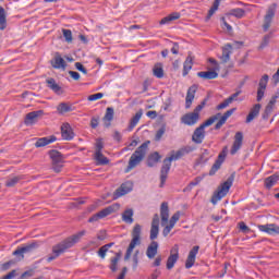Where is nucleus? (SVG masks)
Wrapping results in <instances>:
<instances>
[{
  "label": "nucleus",
  "mask_w": 279,
  "mask_h": 279,
  "mask_svg": "<svg viewBox=\"0 0 279 279\" xmlns=\"http://www.w3.org/2000/svg\"><path fill=\"white\" fill-rule=\"evenodd\" d=\"M84 234H86L85 230L80 231V232L75 233L74 235L65 239L63 242L56 244L52 247V255L48 257V262L51 263V260H56V258H58V256H62V254H64L65 250H70V247H73V245H75V243H80V241L82 240V236H84Z\"/></svg>",
  "instance_id": "obj_1"
},
{
  "label": "nucleus",
  "mask_w": 279,
  "mask_h": 279,
  "mask_svg": "<svg viewBox=\"0 0 279 279\" xmlns=\"http://www.w3.org/2000/svg\"><path fill=\"white\" fill-rule=\"evenodd\" d=\"M191 151H193V148L186 146L177 151H172L170 156L163 160L160 171V186H165V182H167V175H169V171H171V162H173V160H180V158L186 156V154H191Z\"/></svg>",
  "instance_id": "obj_2"
},
{
  "label": "nucleus",
  "mask_w": 279,
  "mask_h": 279,
  "mask_svg": "<svg viewBox=\"0 0 279 279\" xmlns=\"http://www.w3.org/2000/svg\"><path fill=\"white\" fill-rule=\"evenodd\" d=\"M151 142L146 141L136 150L131 155L129 159V165L126 168V173L132 171V169H136L138 165H141L142 160H145V156H147V150L149 149V144Z\"/></svg>",
  "instance_id": "obj_3"
},
{
  "label": "nucleus",
  "mask_w": 279,
  "mask_h": 279,
  "mask_svg": "<svg viewBox=\"0 0 279 279\" xmlns=\"http://www.w3.org/2000/svg\"><path fill=\"white\" fill-rule=\"evenodd\" d=\"M221 117V113H217L216 116L210 117L207 121H205L203 124H201L193 133L192 141L196 143L197 145H201V143H204V138H206V128H210L215 121H217Z\"/></svg>",
  "instance_id": "obj_4"
},
{
  "label": "nucleus",
  "mask_w": 279,
  "mask_h": 279,
  "mask_svg": "<svg viewBox=\"0 0 279 279\" xmlns=\"http://www.w3.org/2000/svg\"><path fill=\"white\" fill-rule=\"evenodd\" d=\"M142 230H143V228L141 227V225L137 223L134 226L132 233H131L132 240L126 248V253L124 255V260H130V258H132V252H134V248L137 245H141Z\"/></svg>",
  "instance_id": "obj_5"
},
{
  "label": "nucleus",
  "mask_w": 279,
  "mask_h": 279,
  "mask_svg": "<svg viewBox=\"0 0 279 279\" xmlns=\"http://www.w3.org/2000/svg\"><path fill=\"white\" fill-rule=\"evenodd\" d=\"M210 64L213 65L211 71H202L197 73V76L202 80H217L219 77V71L221 68L215 59H209Z\"/></svg>",
  "instance_id": "obj_6"
},
{
  "label": "nucleus",
  "mask_w": 279,
  "mask_h": 279,
  "mask_svg": "<svg viewBox=\"0 0 279 279\" xmlns=\"http://www.w3.org/2000/svg\"><path fill=\"white\" fill-rule=\"evenodd\" d=\"M232 186V179H228L226 182H223L219 187L218 191L213 195L211 197V204H217L218 202H221L226 195L230 192V189Z\"/></svg>",
  "instance_id": "obj_7"
},
{
  "label": "nucleus",
  "mask_w": 279,
  "mask_h": 279,
  "mask_svg": "<svg viewBox=\"0 0 279 279\" xmlns=\"http://www.w3.org/2000/svg\"><path fill=\"white\" fill-rule=\"evenodd\" d=\"M119 208H121V205L118 204V203H116L113 205H110V206L101 209L100 211H98L94 216H92L88 219V222L94 223V221H99V219H106V217H108L109 215H112V213H117V210H119Z\"/></svg>",
  "instance_id": "obj_8"
},
{
  "label": "nucleus",
  "mask_w": 279,
  "mask_h": 279,
  "mask_svg": "<svg viewBox=\"0 0 279 279\" xmlns=\"http://www.w3.org/2000/svg\"><path fill=\"white\" fill-rule=\"evenodd\" d=\"M276 10H278V4L272 3L268 7L266 15L264 17V32H267L269 27H271V22L274 21V16H276Z\"/></svg>",
  "instance_id": "obj_9"
},
{
  "label": "nucleus",
  "mask_w": 279,
  "mask_h": 279,
  "mask_svg": "<svg viewBox=\"0 0 279 279\" xmlns=\"http://www.w3.org/2000/svg\"><path fill=\"white\" fill-rule=\"evenodd\" d=\"M226 156H228V147H225L222 151L218 155L217 160L215 161L209 171V175H215L219 171V169H221V165H223Z\"/></svg>",
  "instance_id": "obj_10"
},
{
  "label": "nucleus",
  "mask_w": 279,
  "mask_h": 279,
  "mask_svg": "<svg viewBox=\"0 0 279 279\" xmlns=\"http://www.w3.org/2000/svg\"><path fill=\"white\" fill-rule=\"evenodd\" d=\"M49 156L52 160V165H56L54 171H60L64 167V157L58 150H50Z\"/></svg>",
  "instance_id": "obj_11"
},
{
  "label": "nucleus",
  "mask_w": 279,
  "mask_h": 279,
  "mask_svg": "<svg viewBox=\"0 0 279 279\" xmlns=\"http://www.w3.org/2000/svg\"><path fill=\"white\" fill-rule=\"evenodd\" d=\"M159 232H160V217L158 216V214H155L153 217L151 227H150V235H149L150 241H156V239H158Z\"/></svg>",
  "instance_id": "obj_12"
},
{
  "label": "nucleus",
  "mask_w": 279,
  "mask_h": 279,
  "mask_svg": "<svg viewBox=\"0 0 279 279\" xmlns=\"http://www.w3.org/2000/svg\"><path fill=\"white\" fill-rule=\"evenodd\" d=\"M132 189H134V185L132 182L128 181L121 184V186L116 190L113 194V199H119V197H123V195H128V193H131Z\"/></svg>",
  "instance_id": "obj_13"
},
{
  "label": "nucleus",
  "mask_w": 279,
  "mask_h": 279,
  "mask_svg": "<svg viewBox=\"0 0 279 279\" xmlns=\"http://www.w3.org/2000/svg\"><path fill=\"white\" fill-rule=\"evenodd\" d=\"M178 221H180V211L174 213L173 216L170 218L169 223L163 226L165 228L162 230V235L169 236L171 229L175 228Z\"/></svg>",
  "instance_id": "obj_14"
},
{
  "label": "nucleus",
  "mask_w": 279,
  "mask_h": 279,
  "mask_svg": "<svg viewBox=\"0 0 279 279\" xmlns=\"http://www.w3.org/2000/svg\"><path fill=\"white\" fill-rule=\"evenodd\" d=\"M241 147H243V132H236L230 150L231 156L236 155Z\"/></svg>",
  "instance_id": "obj_15"
},
{
  "label": "nucleus",
  "mask_w": 279,
  "mask_h": 279,
  "mask_svg": "<svg viewBox=\"0 0 279 279\" xmlns=\"http://www.w3.org/2000/svg\"><path fill=\"white\" fill-rule=\"evenodd\" d=\"M61 136L63 141H73V138H75V133L73 132V128H71V124L63 123L61 125Z\"/></svg>",
  "instance_id": "obj_16"
},
{
  "label": "nucleus",
  "mask_w": 279,
  "mask_h": 279,
  "mask_svg": "<svg viewBox=\"0 0 279 279\" xmlns=\"http://www.w3.org/2000/svg\"><path fill=\"white\" fill-rule=\"evenodd\" d=\"M45 112L43 110L33 111L26 114L24 120L25 125H34V123L38 122V119L43 117Z\"/></svg>",
  "instance_id": "obj_17"
},
{
  "label": "nucleus",
  "mask_w": 279,
  "mask_h": 279,
  "mask_svg": "<svg viewBox=\"0 0 279 279\" xmlns=\"http://www.w3.org/2000/svg\"><path fill=\"white\" fill-rule=\"evenodd\" d=\"M46 86L52 90L54 95H62V93H64V90H62V86H60L53 77L46 78Z\"/></svg>",
  "instance_id": "obj_18"
},
{
  "label": "nucleus",
  "mask_w": 279,
  "mask_h": 279,
  "mask_svg": "<svg viewBox=\"0 0 279 279\" xmlns=\"http://www.w3.org/2000/svg\"><path fill=\"white\" fill-rule=\"evenodd\" d=\"M197 254H199V246H193V248L190 251L186 262H185V268L191 269L193 265H195V258H197Z\"/></svg>",
  "instance_id": "obj_19"
},
{
  "label": "nucleus",
  "mask_w": 279,
  "mask_h": 279,
  "mask_svg": "<svg viewBox=\"0 0 279 279\" xmlns=\"http://www.w3.org/2000/svg\"><path fill=\"white\" fill-rule=\"evenodd\" d=\"M37 246L38 245H36V243L26 244L22 247H19L16 251H14L13 256H21L23 258L25 254H29L33 251H35Z\"/></svg>",
  "instance_id": "obj_20"
},
{
  "label": "nucleus",
  "mask_w": 279,
  "mask_h": 279,
  "mask_svg": "<svg viewBox=\"0 0 279 279\" xmlns=\"http://www.w3.org/2000/svg\"><path fill=\"white\" fill-rule=\"evenodd\" d=\"M178 252H179L178 245H174L171 248V254L167 260V269H173V267L175 266V263H178V259L180 258V255L178 254Z\"/></svg>",
  "instance_id": "obj_21"
},
{
  "label": "nucleus",
  "mask_w": 279,
  "mask_h": 279,
  "mask_svg": "<svg viewBox=\"0 0 279 279\" xmlns=\"http://www.w3.org/2000/svg\"><path fill=\"white\" fill-rule=\"evenodd\" d=\"M51 66L53 69H61V71L66 70V61H64V58L60 56V52L54 54L53 59L51 60Z\"/></svg>",
  "instance_id": "obj_22"
},
{
  "label": "nucleus",
  "mask_w": 279,
  "mask_h": 279,
  "mask_svg": "<svg viewBox=\"0 0 279 279\" xmlns=\"http://www.w3.org/2000/svg\"><path fill=\"white\" fill-rule=\"evenodd\" d=\"M258 230L266 232V234L276 235L279 234V227L276 223L259 225Z\"/></svg>",
  "instance_id": "obj_23"
},
{
  "label": "nucleus",
  "mask_w": 279,
  "mask_h": 279,
  "mask_svg": "<svg viewBox=\"0 0 279 279\" xmlns=\"http://www.w3.org/2000/svg\"><path fill=\"white\" fill-rule=\"evenodd\" d=\"M234 110H236L235 108L228 110L227 112L223 113V116H219L217 119V123L215 125V130H221V126L226 123V121H228V119H230V117H232V114H234Z\"/></svg>",
  "instance_id": "obj_24"
},
{
  "label": "nucleus",
  "mask_w": 279,
  "mask_h": 279,
  "mask_svg": "<svg viewBox=\"0 0 279 279\" xmlns=\"http://www.w3.org/2000/svg\"><path fill=\"white\" fill-rule=\"evenodd\" d=\"M199 121V114L191 112L182 117L184 125H195Z\"/></svg>",
  "instance_id": "obj_25"
},
{
  "label": "nucleus",
  "mask_w": 279,
  "mask_h": 279,
  "mask_svg": "<svg viewBox=\"0 0 279 279\" xmlns=\"http://www.w3.org/2000/svg\"><path fill=\"white\" fill-rule=\"evenodd\" d=\"M161 226H167L169 221V203L163 202L160 206Z\"/></svg>",
  "instance_id": "obj_26"
},
{
  "label": "nucleus",
  "mask_w": 279,
  "mask_h": 279,
  "mask_svg": "<svg viewBox=\"0 0 279 279\" xmlns=\"http://www.w3.org/2000/svg\"><path fill=\"white\" fill-rule=\"evenodd\" d=\"M113 120H114V108L108 107L102 118L105 128H110Z\"/></svg>",
  "instance_id": "obj_27"
},
{
  "label": "nucleus",
  "mask_w": 279,
  "mask_h": 279,
  "mask_svg": "<svg viewBox=\"0 0 279 279\" xmlns=\"http://www.w3.org/2000/svg\"><path fill=\"white\" fill-rule=\"evenodd\" d=\"M195 93H197V86L193 85L187 89V94L185 97V108L189 109L191 108L193 104V99H195Z\"/></svg>",
  "instance_id": "obj_28"
},
{
  "label": "nucleus",
  "mask_w": 279,
  "mask_h": 279,
  "mask_svg": "<svg viewBox=\"0 0 279 279\" xmlns=\"http://www.w3.org/2000/svg\"><path fill=\"white\" fill-rule=\"evenodd\" d=\"M56 141H58V137H56V135L41 137L36 141L35 147H46V145H51V143H56Z\"/></svg>",
  "instance_id": "obj_29"
},
{
  "label": "nucleus",
  "mask_w": 279,
  "mask_h": 279,
  "mask_svg": "<svg viewBox=\"0 0 279 279\" xmlns=\"http://www.w3.org/2000/svg\"><path fill=\"white\" fill-rule=\"evenodd\" d=\"M156 254H158V242L153 241L146 250V256L151 259L156 258Z\"/></svg>",
  "instance_id": "obj_30"
},
{
  "label": "nucleus",
  "mask_w": 279,
  "mask_h": 279,
  "mask_svg": "<svg viewBox=\"0 0 279 279\" xmlns=\"http://www.w3.org/2000/svg\"><path fill=\"white\" fill-rule=\"evenodd\" d=\"M122 221H123L124 223H129V225L134 223V209H132V208H126V209L122 213Z\"/></svg>",
  "instance_id": "obj_31"
},
{
  "label": "nucleus",
  "mask_w": 279,
  "mask_h": 279,
  "mask_svg": "<svg viewBox=\"0 0 279 279\" xmlns=\"http://www.w3.org/2000/svg\"><path fill=\"white\" fill-rule=\"evenodd\" d=\"M245 12H250V9H231L228 13L227 16H234L235 19H243L245 16Z\"/></svg>",
  "instance_id": "obj_32"
},
{
  "label": "nucleus",
  "mask_w": 279,
  "mask_h": 279,
  "mask_svg": "<svg viewBox=\"0 0 279 279\" xmlns=\"http://www.w3.org/2000/svg\"><path fill=\"white\" fill-rule=\"evenodd\" d=\"M260 114V104L254 105V107L251 109L248 116L246 117V123H252L254 121L255 117Z\"/></svg>",
  "instance_id": "obj_33"
},
{
  "label": "nucleus",
  "mask_w": 279,
  "mask_h": 279,
  "mask_svg": "<svg viewBox=\"0 0 279 279\" xmlns=\"http://www.w3.org/2000/svg\"><path fill=\"white\" fill-rule=\"evenodd\" d=\"M143 117V109H140L135 116H133V118L131 119L130 121V124H129V132H132V130H134V126L135 125H138V121H141Z\"/></svg>",
  "instance_id": "obj_34"
},
{
  "label": "nucleus",
  "mask_w": 279,
  "mask_h": 279,
  "mask_svg": "<svg viewBox=\"0 0 279 279\" xmlns=\"http://www.w3.org/2000/svg\"><path fill=\"white\" fill-rule=\"evenodd\" d=\"M191 69H193V57L189 54L183 63V77H186V75H189Z\"/></svg>",
  "instance_id": "obj_35"
},
{
  "label": "nucleus",
  "mask_w": 279,
  "mask_h": 279,
  "mask_svg": "<svg viewBox=\"0 0 279 279\" xmlns=\"http://www.w3.org/2000/svg\"><path fill=\"white\" fill-rule=\"evenodd\" d=\"M57 112L58 114H66V112H73V106L66 102H60L57 106Z\"/></svg>",
  "instance_id": "obj_36"
},
{
  "label": "nucleus",
  "mask_w": 279,
  "mask_h": 279,
  "mask_svg": "<svg viewBox=\"0 0 279 279\" xmlns=\"http://www.w3.org/2000/svg\"><path fill=\"white\" fill-rule=\"evenodd\" d=\"M153 75L158 80L165 77V70L162 69V63H156L153 68Z\"/></svg>",
  "instance_id": "obj_37"
},
{
  "label": "nucleus",
  "mask_w": 279,
  "mask_h": 279,
  "mask_svg": "<svg viewBox=\"0 0 279 279\" xmlns=\"http://www.w3.org/2000/svg\"><path fill=\"white\" fill-rule=\"evenodd\" d=\"M232 53V45L227 44L223 48H222V56H221V60L222 62H229L230 61V54Z\"/></svg>",
  "instance_id": "obj_38"
},
{
  "label": "nucleus",
  "mask_w": 279,
  "mask_h": 279,
  "mask_svg": "<svg viewBox=\"0 0 279 279\" xmlns=\"http://www.w3.org/2000/svg\"><path fill=\"white\" fill-rule=\"evenodd\" d=\"M8 27V14L5 13V9L0 7V29L3 32Z\"/></svg>",
  "instance_id": "obj_39"
},
{
  "label": "nucleus",
  "mask_w": 279,
  "mask_h": 279,
  "mask_svg": "<svg viewBox=\"0 0 279 279\" xmlns=\"http://www.w3.org/2000/svg\"><path fill=\"white\" fill-rule=\"evenodd\" d=\"M160 161V154L155 151L148 156L147 166L148 167H156V165Z\"/></svg>",
  "instance_id": "obj_40"
},
{
  "label": "nucleus",
  "mask_w": 279,
  "mask_h": 279,
  "mask_svg": "<svg viewBox=\"0 0 279 279\" xmlns=\"http://www.w3.org/2000/svg\"><path fill=\"white\" fill-rule=\"evenodd\" d=\"M279 180V175L278 174H272L268 178H266L265 180V186L266 189H271L272 186H276V183Z\"/></svg>",
  "instance_id": "obj_41"
},
{
  "label": "nucleus",
  "mask_w": 279,
  "mask_h": 279,
  "mask_svg": "<svg viewBox=\"0 0 279 279\" xmlns=\"http://www.w3.org/2000/svg\"><path fill=\"white\" fill-rule=\"evenodd\" d=\"M178 19H180V13L174 12V13L163 17L160 21V25H167V24L171 23V21H178Z\"/></svg>",
  "instance_id": "obj_42"
},
{
  "label": "nucleus",
  "mask_w": 279,
  "mask_h": 279,
  "mask_svg": "<svg viewBox=\"0 0 279 279\" xmlns=\"http://www.w3.org/2000/svg\"><path fill=\"white\" fill-rule=\"evenodd\" d=\"M94 158L97 162V165H108L110 160L107 159L106 156H104V153H94Z\"/></svg>",
  "instance_id": "obj_43"
},
{
  "label": "nucleus",
  "mask_w": 279,
  "mask_h": 279,
  "mask_svg": "<svg viewBox=\"0 0 279 279\" xmlns=\"http://www.w3.org/2000/svg\"><path fill=\"white\" fill-rule=\"evenodd\" d=\"M112 245H114V243H109V244H105L104 246H101L98 251V256L101 258H106V254H108V250H110V247H112Z\"/></svg>",
  "instance_id": "obj_44"
},
{
  "label": "nucleus",
  "mask_w": 279,
  "mask_h": 279,
  "mask_svg": "<svg viewBox=\"0 0 279 279\" xmlns=\"http://www.w3.org/2000/svg\"><path fill=\"white\" fill-rule=\"evenodd\" d=\"M269 83V75L265 74L259 80L258 88L267 89V84Z\"/></svg>",
  "instance_id": "obj_45"
},
{
  "label": "nucleus",
  "mask_w": 279,
  "mask_h": 279,
  "mask_svg": "<svg viewBox=\"0 0 279 279\" xmlns=\"http://www.w3.org/2000/svg\"><path fill=\"white\" fill-rule=\"evenodd\" d=\"M104 150V138H97L95 143V153H100Z\"/></svg>",
  "instance_id": "obj_46"
},
{
  "label": "nucleus",
  "mask_w": 279,
  "mask_h": 279,
  "mask_svg": "<svg viewBox=\"0 0 279 279\" xmlns=\"http://www.w3.org/2000/svg\"><path fill=\"white\" fill-rule=\"evenodd\" d=\"M120 256L116 255L114 257L111 258V264H110V269L111 271H117V265H119Z\"/></svg>",
  "instance_id": "obj_47"
},
{
  "label": "nucleus",
  "mask_w": 279,
  "mask_h": 279,
  "mask_svg": "<svg viewBox=\"0 0 279 279\" xmlns=\"http://www.w3.org/2000/svg\"><path fill=\"white\" fill-rule=\"evenodd\" d=\"M63 37L68 43H73V33L70 29H63Z\"/></svg>",
  "instance_id": "obj_48"
},
{
  "label": "nucleus",
  "mask_w": 279,
  "mask_h": 279,
  "mask_svg": "<svg viewBox=\"0 0 279 279\" xmlns=\"http://www.w3.org/2000/svg\"><path fill=\"white\" fill-rule=\"evenodd\" d=\"M19 184V177H13L11 179H8L5 182V186H16Z\"/></svg>",
  "instance_id": "obj_49"
},
{
  "label": "nucleus",
  "mask_w": 279,
  "mask_h": 279,
  "mask_svg": "<svg viewBox=\"0 0 279 279\" xmlns=\"http://www.w3.org/2000/svg\"><path fill=\"white\" fill-rule=\"evenodd\" d=\"M102 98H104V94L97 93V94L89 95L87 99H88V101H97Z\"/></svg>",
  "instance_id": "obj_50"
},
{
  "label": "nucleus",
  "mask_w": 279,
  "mask_h": 279,
  "mask_svg": "<svg viewBox=\"0 0 279 279\" xmlns=\"http://www.w3.org/2000/svg\"><path fill=\"white\" fill-rule=\"evenodd\" d=\"M269 40H271V35H265L263 38V41L259 46V49H265V47H267V45H269Z\"/></svg>",
  "instance_id": "obj_51"
},
{
  "label": "nucleus",
  "mask_w": 279,
  "mask_h": 279,
  "mask_svg": "<svg viewBox=\"0 0 279 279\" xmlns=\"http://www.w3.org/2000/svg\"><path fill=\"white\" fill-rule=\"evenodd\" d=\"M230 104H232V99L227 98L223 102L217 106V110H223L225 108H228Z\"/></svg>",
  "instance_id": "obj_52"
},
{
  "label": "nucleus",
  "mask_w": 279,
  "mask_h": 279,
  "mask_svg": "<svg viewBox=\"0 0 279 279\" xmlns=\"http://www.w3.org/2000/svg\"><path fill=\"white\" fill-rule=\"evenodd\" d=\"M165 132H166L165 126L160 128L155 135V141H160V138L165 136Z\"/></svg>",
  "instance_id": "obj_53"
},
{
  "label": "nucleus",
  "mask_w": 279,
  "mask_h": 279,
  "mask_svg": "<svg viewBox=\"0 0 279 279\" xmlns=\"http://www.w3.org/2000/svg\"><path fill=\"white\" fill-rule=\"evenodd\" d=\"M217 10H219V7L217 5V3H213V7L208 11L207 19H211L215 12H217Z\"/></svg>",
  "instance_id": "obj_54"
},
{
  "label": "nucleus",
  "mask_w": 279,
  "mask_h": 279,
  "mask_svg": "<svg viewBox=\"0 0 279 279\" xmlns=\"http://www.w3.org/2000/svg\"><path fill=\"white\" fill-rule=\"evenodd\" d=\"M140 254H141V251L137 250V251H135V253L133 255V263H134L133 267H134V269H136L138 267V255Z\"/></svg>",
  "instance_id": "obj_55"
},
{
  "label": "nucleus",
  "mask_w": 279,
  "mask_h": 279,
  "mask_svg": "<svg viewBox=\"0 0 279 279\" xmlns=\"http://www.w3.org/2000/svg\"><path fill=\"white\" fill-rule=\"evenodd\" d=\"M265 88L258 87L257 89V101H262L263 97H265Z\"/></svg>",
  "instance_id": "obj_56"
},
{
  "label": "nucleus",
  "mask_w": 279,
  "mask_h": 279,
  "mask_svg": "<svg viewBox=\"0 0 279 279\" xmlns=\"http://www.w3.org/2000/svg\"><path fill=\"white\" fill-rule=\"evenodd\" d=\"M75 69H77V71H81V73H84V75H86V73H88L86 68H84V65L82 63H80V62L75 63Z\"/></svg>",
  "instance_id": "obj_57"
},
{
  "label": "nucleus",
  "mask_w": 279,
  "mask_h": 279,
  "mask_svg": "<svg viewBox=\"0 0 279 279\" xmlns=\"http://www.w3.org/2000/svg\"><path fill=\"white\" fill-rule=\"evenodd\" d=\"M171 53H173L174 56H178V53H180V45H178V43H173Z\"/></svg>",
  "instance_id": "obj_58"
},
{
  "label": "nucleus",
  "mask_w": 279,
  "mask_h": 279,
  "mask_svg": "<svg viewBox=\"0 0 279 279\" xmlns=\"http://www.w3.org/2000/svg\"><path fill=\"white\" fill-rule=\"evenodd\" d=\"M204 106H206V101H203L201 105H198L195 109H194V114H199V112H202V110H204Z\"/></svg>",
  "instance_id": "obj_59"
},
{
  "label": "nucleus",
  "mask_w": 279,
  "mask_h": 279,
  "mask_svg": "<svg viewBox=\"0 0 279 279\" xmlns=\"http://www.w3.org/2000/svg\"><path fill=\"white\" fill-rule=\"evenodd\" d=\"M239 228L244 233H247V231L250 230V227H247V225H245V222H240Z\"/></svg>",
  "instance_id": "obj_60"
},
{
  "label": "nucleus",
  "mask_w": 279,
  "mask_h": 279,
  "mask_svg": "<svg viewBox=\"0 0 279 279\" xmlns=\"http://www.w3.org/2000/svg\"><path fill=\"white\" fill-rule=\"evenodd\" d=\"M99 125V119L98 118H92L90 126L93 130H95Z\"/></svg>",
  "instance_id": "obj_61"
},
{
  "label": "nucleus",
  "mask_w": 279,
  "mask_h": 279,
  "mask_svg": "<svg viewBox=\"0 0 279 279\" xmlns=\"http://www.w3.org/2000/svg\"><path fill=\"white\" fill-rule=\"evenodd\" d=\"M16 278V270H12L8 275H5L2 279H13Z\"/></svg>",
  "instance_id": "obj_62"
},
{
  "label": "nucleus",
  "mask_w": 279,
  "mask_h": 279,
  "mask_svg": "<svg viewBox=\"0 0 279 279\" xmlns=\"http://www.w3.org/2000/svg\"><path fill=\"white\" fill-rule=\"evenodd\" d=\"M69 75L71 76L72 80H80V74L75 71H69Z\"/></svg>",
  "instance_id": "obj_63"
},
{
  "label": "nucleus",
  "mask_w": 279,
  "mask_h": 279,
  "mask_svg": "<svg viewBox=\"0 0 279 279\" xmlns=\"http://www.w3.org/2000/svg\"><path fill=\"white\" fill-rule=\"evenodd\" d=\"M128 274V267H123L121 274L118 279H125V275Z\"/></svg>",
  "instance_id": "obj_64"
}]
</instances>
